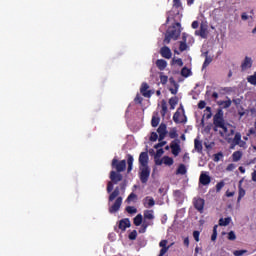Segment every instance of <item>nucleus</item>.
I'll return each mask as SVG.
<instances>
[{
	"label": "nucleus",
	"instance_id": "ddd939ff",
	"mask_svg": "<svg viewBox=\"0 0 256 256\" xmlns=\"http://www.w3.org/2000/svg\"><path fill=\"white\" fill-rule=\"evenodd\" d=\"M199 181L202 185H209V183H211L209 172H202Z\"/></svg>",
	"mask_w": 256,
	"mask_h": 256
},
{
	"label": "nucleus",
	"instance_id": "6ab92c4d",
	"mask_svg": "<svg viewBox=\"0 0 256 256\" xmlns=\"http://www.w3.org/2000/svg\"><path fill=\"white\" fill-rule=\"evenodd\" d=\"M131 227V221L129 219H123L119 222V229L125 231V229Z\"/></svg>",
	"mask_w": 256,
	"mask_h": 256
},
{
	"label": "nucleus",
	"instance_id": "412c9836",
	"mask_svg": "<svg viewBox=\"0 0 256 256\" xmlns=\"http://www.w3.org/2000/svg\"><path fill=\"white\" fill-rule=\"evenodd\" d=\"M194 150H196L197 153H201L203 151V142H201L199 138L194 140Z\"/></svg>",
	"mask_w": 256,
	"mask_h": 256
},
{
	"label": "nucleus",
	"instance_id": "79ce46f5",
	"mask_svg": "<svg viewBox=\"0 0 256 256\" xmlns=\"http://www.w3.org/2000/svg\"><path fill=\"white\" fill-rule=\"evenodd\" d=\"M228 239H229V241H235L237 239V236L235 235V232L230 231L228 233Z\"/></svg>",
	"mask_w": 256,
	"mask_h": 256
},
{
	"label": "nucleus",
	"instance_id": "2eb2a0df",
	"mask_svg": "<svg viewBox=\"0 0 256 256\" xmlns=\"http://www.w3.org/2000/svg\"><path fill=\"white\" fill-rule=\"evenodd\" d=\"M140 167H147V163H149V155L147 152H142L139 156Z\"/></svg>",
	"mask_w": 256,
	"mask_h": 256
},
{
	"label": "nucleus",
	"instance_id": "c756f323",
	"mask_svg": "<svg viewBox=\"0 0 256 256\" xmlns=\"http://www.w3.org/2000/svg\"><path fill=\"white\" fill-rule=\"evenodd\" d=\"M239 192H238V203L241 202V198L245 197V189H243L242 186H238Z\"/></svg>",
	"mask_w": 256,
	"mask_h": 256
},
{
	"label": "nucleus",
	"instance_id": "37998d69",
	"mask_svg": "<svg viewBox=\"0 0 256 256\" xmlns=\"http://www.w3.org/2000/svg\"><path fill=\"white\" fill-rule=\"evenodd\" d=\"M245 253H247V250H236L233 252V255L242 256V255H245Z\"/></svg>",
	"mask_w": 256,
	"mask_h": 256
},
{
	"label": "nucleus",
	"instance_id": "3c124183",
	"mask_svg": "<svg viewBox=\"0 0 256 256\" xmlns=\"http://www.w3.org/2000/svg\"><path fill=\"white\" fill-rule=\"evenodd\" d=\"M223 187H225V183L224 182H220L216 185V191L219 193V191H221L223 189Z\"/></svg>",
	"mask_w": 256,
	"mask_h": 256
},
{
	"label": "nucleus",
	"instance_id": "13d9d810",
	"mask_svg": "<svg viewBox=\"0 0 256 256\" xmlns=\"http://www.w3.org/2000/svg\"><path fill=\"white\" fill-rule=\"evenodd\" d=\"M169 249L170 248H161L159 256L165 255V253H167V251H169Z\"/></svg>",
	"mask_w": 256,
	"mask_h": 256
},
{
	"label": "nucleus",
	"instance_id": "c9c22d12",
	"mask_svg": "<svg viewBox=\"0 0 256 256\" xmlns=\"http://www.w3.org/2000/svg\"><path fill=\"white\" fill-rule=\"evenodd\" d=\"M172 63L173 65H178V67H183V60L181 58L172 59Z\"/></svg>",
	"mask_w": 256,
	"mask_h": 256
},
{
	"label": "nucleus",
	"instance_id": "393cba45",
	"mask_svg": "<svg viewBox=\"0 0 256 256\" xmlns=\"http://www.w3.org/2000/svg\"><path fill=\"white\" fill-rule=\"evenodd\" d=\"M229 223H231V217H227V218H221L219 220V225L221 227H227V225H229Z\"/></svg>",
	"mask_w": 256,
	"mask_h": 256
},
{
	"label": "nucleus",
	"instance_id": "dca6fc26",
	"mask_svg": "<svg viewBox=\"0 0 256 256\" xmlns=\"http://www.w3.org/2000/svg\"><path fill=\"white\" fill-rule=\"evenodd\" d=\"M160 55L164 57V59H171L173 53H171V49H169V47L164 46L160 50Z\"/></svg>",
	"mask_w": 256,
	"mask_h": 256
},
{
	"label": "nucleus",
	"instance_id": "f3484780",
	"mask_svg": "<svg viewBox=\"0 0 256 256\" xmlns=\"http://www.w3.org/2000/svg\"><path fill=\"white\" fill-rule=\"evenodd\" d=\"M157 132L159 134V141H163V139H165V135H167V126L165 124H161Z\"/></svg>",
	"mask_w": 256,
	"mask_h": 256
},
{
	"label": "nucleus",
	"instance_id": "cd10ccee",
	"mask_svg": "<svg viewBox=\"0 0 256 256\" xmlns=\"http://www.w3.org/2000/svg\"><path fill=\"white\" fill-rule=\"evenodd\" d=\"M119 197V188H116L109 196V203H111V201H114L115 198Z\"/></svg>",
	"mask_w": 256,
	"mask_h": 256
},
{
	"label": "nucleus",
	"instance_id": "a878e982",
	"mask_svg": "<svg viewBox=\"0 0 256 256\" xmlns=\"http://www.w3.org/2000/svg\"><path fill=\"white\" fill-rule=\"evenodd\" d=\"M142 223H143V215L138 214V215L134 218V225H136V227H139Z\"/></svg>",
	"mask_w": 256,
	"mask_h": 256
},
{
	"label": "nucleus",
	"instance_id": "de8ad7c7",
	"mask_svg": "<svg viewBox=\"0 0 256 256\" xmlns=\"http://www.w3.org/2000/svg\"><path fill=\"white\" fill-rule=\"evenodd\" d=\"M129 239H131V241H135V239H137V232L135 230L129 234Z\"/></svg>",
	"mask_w": 256,
	"mask_h": 256
},
{
	"label": "nucleus",
	"instance_id": "4468645a",
	"mask_svg": "<svg viewBox=\"0 0 256 256\" xmlns=\"http://www.w3.org/2000/svg\"><path fill=\"white\" fill-rule=\"evenodd\" d=\"M140 93L143 95V97H151V95H153V92L149 90V85L147 83L142 84Z\"/></svg>",
	"mask_w": 256,
	"mask_h": 256
},
{
	"label": "nucleus",
	"instance_id": "4c0bfd02",
	"mask_svg": "<svg viewBox=\"0 0 256 256\" xmlns=\"http://www.w3.org/2000/svg\"><path fill=\"white\" fill-rule=\"evenodd\" d=\"M126 201H127V203H133L134 201H137V195H135L133 193L130 194Z\"/></svg>",
	"mask_w": 256,
	"mask_h": 256
},
{
	"label": "nucleus",
	"instance_id": "864d4df0",
	"mask_svg": "<svg viewBox=\"0 0 256 256\" xmlns=\"http://www.w3.org/2000/svg\"><path fill=\"white\" fill-rule=\"evenodd\" d=\"M165 113H167V103L166 102H162V115H165Z\"/></svg>",
	"mask_w": 256,
	"mask_h": 256
},
{
	"label": "nucleus",
	"instance_id": "5fc2aeb1",
	"mask_svg": "<svg viewBox=\"0 0 256 256\" xmlns=\"http://www.w3.org/2000/svg\"><path fill=\"white\" fill-rule=\"evenodd\" d=\"M174 195H175V197H178V199L183 198V193H181V191H179V190H176L174 192Z\"/></svg>",
	"mask_w": 256,
	"mask_h": 256
},
{
	"label": "nucleus",
	"instance_id": "9b49d317",
	"mask_svg": "<svg viewBox=\"0 0 256 256\" xmlns=\"http://www.w3.org/2000/svg\"><path fill=\"white\" fill-rule=\"evenodd\" d=\"M194 207L199 211V213H203V209L205 207V200L202 198H195L194 199Z\"/></svg>",
	"mask_w": 256,
	"mask_h": 256
},
{
	"label": "nucleus",
	"instance_id": "6e6552de",
	"mask_svg": "<svg viewBox=\"0 0 256 256\" xmlns=\"http://www.w3.org/2000/svg\"><path fill=\"white\" fill-rule=\"evenodd\" d=\"M170 149L172 151V155L177 157L179 153H181V141H179V139L172 141L170 144Z\"/></svg>",
	"mask_w": 256,
	"mask_h": 256
},
{
	"label": "nucleus",
	"instance_id": "49530a36",
	"mask_svg": "<svg viewBox=\"0 0 256 256\" xmlns=\"http://www.w3.org/2000/svg\"><path fill=\"white\" fill-rule=\"evenodd\" d=\"M126 211H127V213H131V214L137 213V208H135V207H133V206H128V207L126 208Z\"/></svg>",
	"mask_w": 256,
	"mask_h": 256
},
{
	"label": "nucleus",
	"instance_id": "a18cd8bd",
	"mask_svg": "<svg viewBox=\"0 0 256 256\" xmlns=\"http://www.w3.org/2000/svg\"><path fill=\"white\" fill-rule=\"evenodd\" d=\"M168 241L167 240H161L159 243V247L161 248H171V246H167Z\"/></svg>",
	"mask_w": 256,
	"mask_h": 256
},
{
	"label": "nucleus",
	"instance_id": "4d7b16f0",
	"mask_svg": "<svg viewBox=\"0 0 256 256\" xmlns=\"http://www.w3.org/2000/svg\"><path fill=\"white\" fill-rule=\"evenodd\" d=\"M111 191H113V182H109L107 186V192L111 193Z\"/></svg>",
	"mask_w": 256,
	"mask_h": 256
},
{
	"label": "nucleus",
	"instance_id": "bb28decb",
	"mask_svg": "<svg viewBox=\"0 0 256 256\" xmlns=\"http://www.w3.org/2000/svg\"><path fill=\"white\" fill-rule=\"evenodd\" d=\"M218 105H220V107H222V109H227V108L231 107V100L219 101Z\"/></svg>",
	"mask_w": 256,
	"mask_h": 256
},
{
	"label": "nucleus",
	"instance_id": "a211bd4d",
	"mask_svg": "<svg viewBox=\"0 0 256 256\" xmlns=\"http://www.w3.org/2000/svg\"><path fill=\"white\" fill-rule=\"evenodd\" d=\"M110 179L113 183H119L123 179V176L119 172L111 171Z\"/></svg>",
	"mask_w": 256,
	"mask_h": 256
},
{
	"label": "nucleus",
	"instance_id": "052dcab7",
	"mask_svg": "<svg viewBox=\"0 0 256 256\" xmlns=\"http://www.w3.org/2000/svg\"><path fill=\"white\" fill-rule=\"evenodd\" d=\"M183 243L185 247H189V237H183Z\"/></svg>",
	"mask_w": 256,
	"mask_h": 256
},
{
	"label": "nucleus",
	"instance_id": "f257e3e1",
	"mask_svg": "<svg viewBox=\"0 0 256 256\" xmlns=\"http://www.w3.org/2000/svg\"><path fill=\"white\" fill-rule=\"evenodd\" d=\"M214 125L221 128L220 134L222 137H224V139H227V141L231 139L230 137L234 133L233 128L229 125H225L223 118H221L219 115L214 116Z\"/></svg>",
	"mask_w": 256,
	"mask_h": 256
},
{
	"label": "nucleus",
	"instance_id": "a19ab883",
	"mask_svg": "<svg viewBox=\"0 0 256 256\" xmlns=\"http://www.w3.org/2000/svg\"><path fill=\"white\" fill-rule=\"evenodd\" d=\"M159 121H160L159 117L157 116L152 117V121H151L152 127H157V125H159Z\"/></svg>",
	"mask_w": 256,
	"mask_h": 256
},
{
	"label": "nucleus",
	"instance_id": "c85d7f7f",
	"mask_svg": "<svg viewBox=\"0 0 256 256\" xmlns=\"http://www.w3.org/2000/svg\"><path fill=\"white\" fill-rule=\"evenodd\" d=\"M177 103H179V100L177 99V97H173L169 100V105H170V109H175V107L177 106Z\"/></svg>",
	"mask_w": 256,
	"mask_h": 256
},
{
	"label": "nucleus",
	"instance_id": "680f3d73",
	"mask_svg": "<svg viewBox=\"0 0 256 256\" xmlns=\"http://www.w3.org/2000/svg\"><path fill=\"white\" fill-rule=\"evenodd\" d=\"M205 105H206L205 101H200L198 104V107L199 109H205Z\"/></svg>",
	"mask_w": 256,
	"mask_h": 256
},
{
	"label": "nucleus",
	"instance_id": "20e7f679",
	"mask_svg": "<svg viewBox=\"0 0 256 256\" xmlns=\"http://www.w3.org/2000/svg\"><path fill=\"white\" fill-rule=\"evenodd\" d=\"M173 121L175 123H187V116H185V110L183 108H178L173 116Z\"/></svg>",
	"mask_w": 256,
	"mask_h": 256
},
{
	"label": "nucleus",
	"instance_id": "39448f33",
	"mask_svg": "<svg viewBox=\"0 0 256 256\" xmlns=\"http://www.w3.org/2000/svg\"><path fill=\"white\" fill-rule=\"evenodd\" d=\"M195 35H198V37H201L202 39H207L209 35V26L207 25V22L201 23L200 29L195 31Z\"/></svg>",
	"mask_w": 256,
	"mask_h": 256
},
{
	"label": "nucleus",
	"instance_id": "603ef678",
	"mask_svg": "<svg viewBox=\"0 0 256 256\" xmlns=\"http://www.w3.org/2000/svg\"><path fill=\"white\" fill-rule=\"evenodd\" d=\"M180 51H187V44L185 42H181L179 46Z\"/></svg>",
	"mask_w": 256,
	"mask_h": 256
},
{
	"label": "nucleus",
	"instance_id": "338daca9",
	"mask_svg": "<svg viewBox=\"0 0 256 256\" xmlns=\"http://www.w3.org/2000/svg\"><path fill=\"white\" fill-rule=\"evenodd\" d=\"M141 101H142L141 96L137 95L136 98H135V102L136 103H141Z\"/></svg>",
	"mask_w": 256,
	"mask_h": 256
},
{
	"label": "nucleus",
	"instance_id": "09e8293b",
	"mask_svg": "<svg viewBox=\"0 0 256 256\" xmlns=\"http://www.w3.org/2000/svg\"><path fill=\"white\" fill-rule=\"evenodd\" d=\"M201 235V232H199V231H194L193 232V238L195 239V241L197 242V243H199V236Z\"/></svg>",
	"mask_w": 256,
	"mask_h": 256
},
{
	"label": "nucleus",
	"instance_id": "0e129e2a",
	"mask_svg": "<svg viewBox=\"0 0 256 256\" xmlns=\"http://www.w3.org/2000/svg\"><path fill=\"white\" fill-rule=\"evenodd\" d=\"M241 18L243 21H247V19H249V15H247V13H243Z\"/></svg>",
	"mask_w": 256,
	"mask_h": 256
},
{
	"label": "nucleus",
	"instance_id": "1a4fd4ad",
	"mask_svg": "<svg viewBox=\"0 0 256 256\" xmlns=\"http://www.w3.org/2000/svg\"><path fill=\"white\" fill-rule=\"evenodd\" d=\"M122 203H123L122 197H118L113 204H111V202H109V205H110L109 213H117V211H119V209H121Z\"/></svg>",
	"mask_w": 256,
	"mask_h": 256
},
{
	"label": "nucleus",
	"instance_id": "473e14b6",
	"mask_svg": "<svg viewBox=\"0 0 256 256\" xmlns=\"http://www.w3.org/2000/svg\"><path fill=\"white\" fill-rule=\"evenodd\" d=\"M133 170V156H128V173Z\"/></svg>",
	"mask_w": 256,
	"mask_h": 256
},
{
	"label": "nucleus",
	"instance_id": "f704fd0d",
	"mask_svg": "<svg viewBox=\"0 0 256 256\" xmlns=\"http://www.w3.org/2000/svg\"><path fill=\"white\" fill-rule=\"evenodd\" d=\"M242 155L243 154L239 151L234 152L232 155L233 161H239V159H241Z\"/></svg>",
	"mask_w": 256,
	"mask_h": 256
},
{
	"label": "nucleus",
	"instance_id": "0eeeda50",
	"mask_svg": "<svg viewBox=\"0 0 256 256\" xmlns=\"http://www.w3.org/2000/svg\"><path fill=\"white\" fill-rule=\"evenodd\" d=\"M112 167L116 169L118 173H121L124 169L127 167V162L125 160H121L120 162L117 160V158H114L112 160Z\"/></svg>",
	"mask_w": 256,
	"mask_h": 256
},
{
	"label": "nucleus",
	"instance_id": "6e6d98bb",
	"mask_svg": "<svg viewBox=\"0 0 256 256\" xmlns=\"http://www.w3.org/2000/svg\"><path fill=\"white\" fill-rule=\"evenodd\" d=\"M223 158V154H216L214 157V161L219 162Z\"/></svg>",
	"mask_w": 256,
	"mask_h": 256
},
{
	"label": "nucleus",
	"instance_id": "5701e85b",
	"mask_svg": "<svg viewBox=\"0 0 256 256\" xmlns=\"http://www.w3.org/2000/svg\"><path fill=\"white\" fill-rule=\"evenodd\" d=\"M235 145H239V147H245V142L241 140V134L236 133L234 137Z\"/></svg>",
	"mask_w": 256,
	"mask_h": 256
},
{
	"label": "nucleus",
	"instance_id": "9d476101",
	"mask_svg": "<svg viewBox=\"0 0 256 256\" xmlns=\"http://www.w3.org/2000/svg\"><path fill=\"white\" fill-rule=\"evenodd\" d=\"M174 160L169 156H164L161 159H156V165H166L167 167H171L173 165Z\"/></svg>",
	"mask_w": 256,
	"mask_h": 256
},
{
	"label": "nucleus",
	"instance_id": "b1692460",
	"mask_svg": "<svg viewBox=\"0 0 256 256\" xmlns=\"http://www.w3.org/2000/svg\"><path fill=\"white\" fill-rule=\"evenodd\" d=\"M156 66L158 67V69H160V71H164V69H166L167 67V61L159 59L156 61Z\"/></svg>",
	"mask_w": 256,
	"mask_h": 256
},
{
	"label": "nucleus",
	"instance_id": "bf43d9fd",
	"mask_svg": "<svg viewBox=\"0 0 256 256\" xmlns=\"http://www.w3.org/2000/svg\"><path fill=\"white\" fill-rule=\"evenodd\" d=\"M166 143L167 142L163 141V142L156 144L154 147H155V149H159L160 147H164V145H166Z\"/></svg>",
	"mask_w": 256,
	"mask_h": 256
},
{
	"label": "nucleus",
	"instance_id": "ea45409f",
	"mask_svg": "<svg viewBox=\"0 0 256 256\" xmlns=\"http://www.w3.org/2000/svg\"><path fill=\"white\" fill-rule=\"evenodd\" d=\"M167 81H169V77L163 75V73H160V82L162 83V85L167 84Z\"/></svg>",
	"mask_w": 256,
	"mask_h": 256
},
{
	"label": "nucleus",
	"instance_id": "aec40b11",
	"mask_svg": "<svg viewBox=\"0 0 256 256\" xmlns=\"http://www.w3.org/2000/svg\"><path fill=\"white\" fill-rule=\"evenodd\" d=\"M211 107H206V109L204 110V114L201 120V124L205 125V119H211Z\"/></svg>",
	"mask_w": 256,
	"mask_h": 256
},
{
	"label": "nucleus",
	"instance_id": "f8f14e48",
	"mask_svg": "<svg viewBox=\"0 0 256 256\" xmlns=\"http://www.w3.org/2000/svg\"><path fill=\"white\" fill-rule=\"evenodd\" d=\"M242 71H247V69H251L253 67V59L251 57L246 56L244 61L242 62Z\"/></svg>",
	"mask_w": 256,
	"mask_h": 256
},
{
	"label": "nucleus",
	"instance_id": "69168bd1",
	"mask_svg": "<svg viewBox=\"0 0 256 256\" xmlns=\"http://www.w3.org/2000/svg\"><path fill=\"white\" fill-rule=\"evenodd\" d=\"M235 195V192H226V197H233Z\"/></svg>",
	"mask_w": 256,
	"mask_h": 256
},
{
	"label": "nucleus",
	"instance_id": "423d86ee",
	"mask_svg": "<svg viewBox=\"0 0 256 256\" xmlns=\"http://www.w3.org/2000/svg\"><path fill=\"white\" fill-rule=\"evenodd\" d=\"M140 181L142 183H146L149 180V176L151 175V170L149 166H140Z\"/></svg>",
	"mask_w": 256,
	"mask_h": 256
},
{
	"label": "nucleus",
	"instance_id": "f03ea898",
	"mask_svg": "<svg viewBox=\"0 0 256 256\" xmlns=\"http://www.w3.org/2000/svg\"><path fill=\"white\" fill-rule=\"evenodd\" d=\"M179 35H181V24L176 23V25L166 32L164 43L168 45V43H171V39L173 41H177L179 39Z\"/></svg>",
	"mask_w": 256,
	"mask_h": 256
},
{
	"label": "nucleus",
	"instance_id": "774afa93",
	"mask_svg": "<svg viewBox=\"0 0 256 256\" xmlns=\"http://www.w3.org/2000/svg\"><path fill=\"white\" fill-rule=\"evenodd\" d=\"M252 181L256 182V170L252 173Z\"/></svg>",
	"mask_w": 256,
	"mask_h": 256
},
{
	"label": "nucleus",
	"instance_id": "58836bf2",
	"mask_svg": "<svg viewBox=\"0 0 256 256\" xmlns=\"http://www.w3.org/2000/svg\"><path fill=\"white\" fill-rule=\"evenodd\" d=\"M181 75L183 77H189V75H191V70L188 69V68H183L182 71H181Z\"/></svg>",
	"mask_w": 256,
	"mask_h": 256
},
{
	"label": "nucleus",
	"instance_id": "72a5a7b5",
	"mask_svg": "<svg viewBox=\"0 0 256 256\" xmlns=\"http://www.w3.org/2000/svg\"><path fill=\"white\" fill-rule=\"evenodd\" d=\"M169 137H171V139H175V138L179 137V134H177V129L176 128H172L170 130Z\"/></svg>",
	"mask_w": 256,
	"mask_h": 256
},
{
	"label": "nucleus",
	"instance_id": "8fccbe9b",
	"mask_svg": "<svg viewBox=\"0 0 256 256\" xmlns=\"http://www.w3.org/2000/svg\"><path fill=\"white\" fill-rule=\"evenodd\" d=\"M157 139H159L157 132H152L150 136V141H157Z\"/></svg>",
	"mask_w": 256,
	"mask_h": 256
},
{
	"label": "nucleus",
	"instance_id": "7ed1b4c3",
	"mask_svg": "<svg viewBox=\"0 0 256 256\" xmlns=\"http://www.w3.org/2000/svg\"><path fill=\"white\" fill-rule=\"evenodd\" d=\"M153 219H155V214L153 210H145L144 221L139 229V233H145V231H147V227H149V225H153V223L149 222L153 221Z\"/></svg>",
	"mask_w": 256,
	"mask_h": 256
},
{
	"label": "nucleus",
	"instance_id": "7c9ffc66",
	"mask_svg": "<svg viewBox=\"0 0 256 256\" xmlns=\"http://www.w3.org/2000/svg\"><path fill=\"white\" fill-rule=\"evenodd\" d=\"M186 173H187V168L185 167V165L181 164L177 169V174L185 175Z\"/></svg>",
	"mask_w": 256,
	"mask_h": 256
},
{
	"label": "nucleus",
	"instance_id": "2f4dec72",
	"mask_svg": "<svg viewBox=\"0 0 256 256\" xmlns=\"http://www.w3.org/2000/svg\"><path fill=\"white\" fill-rule=\"evenodd\" d=\"M163 153H165V151H163L162 148H158V150L156 151V154L154 156L156 164H157V159H161V156L163 155Z\"/></svg>",
	"mask_w": 256,
	"mask_h": 256
},
{
	"label": "nucleus",
	"instance_id": "e433bc0d",
	"mask_svg": "<svg viewBox=\"0 0 256 256\" xmlns=\"http://www.w3.org/2000/svg\"><path fill=\"white\" fill-rule=\"evenodd\" d=\"M248 83L251 85H256V72L252 76L248 77Z\"/></svg>",
	"mask_w": 256,
	"mask_h": 256
},
{
	"label": "nucleus",
	"instance_id": "e2e57ef3",
	"mask_svg": "<svg viewBox=\"0 0 256 256\" xmlns=\"http://www.w3.org/2000/svg\"><path fill=\"white\" fill-rule=\"evenodd\" d=\"M197 27H199V22L198 21L192 22V29H197Z\"/></svg>",
	"mask_w": 256,
	"mask_h": 256
},
{
	"label": "nucleus",
	"instance_id": "4be33fe9",
	"mask_svg": "<svg viewBox=\"0 0 256 256\" xmlns=\"http://www.w3.org/2000/svg\"><path fill=\"white\" fill-rule=\"evenodd\" d=\"M143 203H144V207H147V208L153 207L155 205V199L148 196L144 199Z\"/></svg>",
	"mask_w": 256,
	"mask_h": 256
},
{
	"label": "nucleus",
	"instance_id": "c03bdc74",
	"mask_svg": "<svg viewBox=\"0 0 256 256\" xmlns=\"http://www.w3.org/2000/svg\"><path fill=\"white\" fill-rule=\"evenodd\" d=\"M212 61H213V59H211V57H206L204 64H203V68L205 69V67H208Z\"/></svg>",
	"mask_w": 256,
	"mask_h": 256
}]
</instances>
